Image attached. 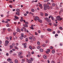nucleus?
<instances>
[{
	"label": "nucleus",
	"mask_w": 63,
	"mask_h": 63,
	"mask_svg": "<svg viewBox=\"0 0 63 63\" xmlns=\"http://www.w3.org/2000/svg\"><path fill=\"white\" fill-rule=\"evenodd\" d=\"M57 18L58 20H60V21L61 20L63 19L62 18H60V16H58L57 17Z\"/></svg>",
	"instance_id": "f257e3e1"
},
{
	"label": "nucleus",
	"mask_w": 63,
	"mask_h": 63,
	"mask_svg": "<svg viewBox=\"0 0 63 63\" xmlns=\"http://www.w3.org/2000/svg\"><path fill=\"white\" fill-rule=\"evenodd\" d=\"M34 20L36 21H37V20H38L39 19V18L37 16H36L35 17V18H34Z\"/></svg>",
	"instance_id": "f03ea898"
},
{
	"label": "nucleus",
	"mask_w": 63,
	"mask_h": 63,
	"mask_svg": "<svg viewBox=\"0 0 63 63\" xmlns=\"http://www.w3.org/2000/svg\"><path fill=\"white\" fill-rule=\"evenodd\" d=\"M43 6L44 7V10H47V6H46V4H44L43 5Z\"/></svg>",
	"instance_id": "7ed1b4c3"
},
{
	"label": "nucleus",
	"mask_w": 63,
	"mask_h": 63,
	"mask_svg": "<svg viewBox=\"0 0 63 63\" xmlns=\"http://www.w3.org/2000/svg\"><path fill=\"white\" fill-rule=\"evenodd\" d=\"M50 49H48L47 50V51H46V53L47 54H48V53L50 52Z\"/></svg>",
	"instance_id": "20e7f679"
},
{
	"label": "nucleus",
	"mask_w": 63,
	"mask_h": 63,
	"mask_svg": "<svg viewBox=\"0 0 63 63\" xmlns=\"http://www.w3.org/2000/svg\"><path fill=\"white\" fill-rule=\"evenodd\" d=\"M50 17H51L52 19V20H54V18H53V17L52 16H49V18H50Z\"/></svg>",
	"instance_id": "39448f33"
},
{
	"label": "nucleus",
	"mask_w": 63,
	"mask_h": 63,
	"mask_svg": "<svg viewBox=\"0 0 63 63\" xmlns=\"http://www.w3.org/2000/svg\"><path fill=\"white\" fill-rule=\"evenodd\" d=\"M46 6L47 9H50V7H49L48 4H46Z\"/></svg>",
	"instance_id": "423d86ee"
},
{
	"label": "nucleus",
	"mask_w": 63,
	"mask_h": 63,
	"mask_svg": "<svg viewBox=\"0 0 63 63\" xmlns=\"http://www.w3.org/2000/svg\"><path fill=\"white\" fill-rule=\"evenodd\" d=\"M39 6L40 7V9H42L43 8V6H42V4H40L39 5Z\"/></svg>",
	"instance_id": "0eeeda50"
},
{
	"label": "nucleus",
	"mask_w": 63,
	"mask_h": 63,
	"mask_svg": "<svg viewBox=\"0 0 63 63\" xmlns=\"http://www.w3.org/2000/svg\"><path fill=\"white\" fill-rule=\"evenodd\" d=\"M22 52H19L18 53V55L19 56H20L21 55H22Z\"/></svg>",
	"instance_id": "6e6552de"
},
{
	"label": "nucleus",
	"mask_w": 63,
	"mask_h": 63,
	"mask_svg": "<svg viewBox=\"0 0 63 63\" xmlns=\"http://www.w3.org/2000/svg\"><path fill=\"white\" fill-rule=\"evenodd\" d=\"M22 28L23 29H24L25 32H26V29L25 27H23Z\"/></svg>",
	"instance_id": "1a4fd4ad"
},
{
	"label": "nucleus",
	"mask_w": 63,
	"mask_h": 63,
	"mask_svg": "<svg viewBox=\"0 0 63 63\" xmlns=\"http://www.w3.org/2000/svg\"><path fill=\"white\" fill-rule=\"evenodd\" d=\"M15 18H16V19H19V18L18 17L16 16H15Z\"/></svg>",
	"instance_id": "9d476101"
},
{
	"label": "nucleus",
	"mask_w": 63,
	"mask_h": 63,
	"mask_svg": "<svg viewBox=\"0 0 63 63\" xmlns=\"http://www.w3.org/2000/svg\"><path fill=\"white\" fill-rule=\"evenodd\" d=\"M40 15L41 16H43L44 15V14L42 12H40Z\"/></svg>",
	"instance_id": "9b49d317"
},
{
	"label": "nucleus",
	"mask_w": 63,
	"mask_h": 63,
	"mask_svg": "<svg viewBox=\"0 0 63 63\" xmlns=\"http://www.w3.org/2000/svg\"><path fill=\"white\" fill-rule=\"evenodd\" d=\"M8 31L9 32H10V31H12V30L11 29L9 28L8 29Z\"/></svg>",
	"instance_id": "f8f14e48"
},
{
	"label": "nucleus",
	"mask_w": 63,
	"mask_h": 63,
	"mask_svg": "<svg viewBox=\"0 0 63 63\" xmlns=\"http://www.w3.org/2000/svg\"><path fill=\"white\" fill-rule=\"evenodd\" d=\"M43 58L44 59H47V56H46L45 55H44L43 56Z\"/></svg>",
	"instance_id": "ddd939ff"
},
{
	"label": "nucleus",
	"mask_w": 63,
	"mask_h": 63,
	"mask_svg": "<svg viewBox=\"0 0 63 63\" xmlns=\"http://www.w3.org/2000/svg\"><path fill=\"white\" fill-rule=\"evenodd\" d=\"M14 48H15V49H17V50L18 49V48L17 47V46H14Z\"/></svg>",
	"instance_id": "4468645a"
},
{
	"label": "nucleus",
	"mask_w": 63,
	"mask_h": 63,
	"mask_svg": "<svg viewBox=\"0 0 63 63\" xmlns=\"http://www.w3.org/2000/svg\"><path fill=\"white\" fill-rule=\"evenodd\" d=\"M17 32H18L19 33L20 32V30L19 29H17Z\"/></svg>",
	"instance_id": "2eb2a0df"
},
{
	"label": "nucleus",
	"mask_w": 63,
	"mask_h": 63,
	"mask_svg": "<svg viewBox=\"0 0 63 63\" xmlns=\"http://www.w3.org/2000/svg\"><path fill=\"white\" fill-rule=\"evenodd\" d=\"M38 21L40 22V23H42V20H41L39 19L38 20Z\"/></svg>",
	"instance_id": "dca6fc26"
},
{
	"label": "nucleus",
	"mask_w": 63,
	"mask_h": 63,
	"mask_svg": "<svg viewBox=\"0 0 63 63\" xmlns=\"http://www.w3.org/2000/svg\"><path fill=\"white\" fill-rule=\"evenodd\" d=\"M28 62V63H32L31 61L30 60H29Z\"/></svg>",
	"instance_id": "f3484780"
},
{
	"label": "nucleus",
	"mask_w": 63,
	"mask_h": 63,
	"mask_svg": "<svg viewBox=\"0 0 63 63\" xmlns=\"http://www.w3.org/2000/svg\"><path fill=\"white\" fill-rule=\"evenodd\" d=\"M7 61H12V60H11V59L9 58L7 60Z\"/></svg>",
	"instance_id": "a211bd4d"
},
{
	"label": "nucleus",
	"mask_w": 63,
	"mask_h": 63,
	"mask_svg": "<svg viewBox=\"0 0 63 63\" xmlns=\"http://www.w3.org/2000/svg\"><path fill=\"white\" fill-rule=\"evenodd\" d=\"M37 49H40L41 48V46H37Z\"/></svg>",
	"instance_id": "6ab92c4d"
},
{
	"label": "nucleus",
	"mask_w": 63,
	"mask_h": 63,
	"mask_svg": "<svg viewBox=\"0 0 63 63\" xmlns=\"http://www.w3.org/2000/svg\"><path fill=\"white\" fill-rule=\"evenodd\" d=\"M5 43L6 44H9V41L6 40L5 41Z\"/></svg>",
	"instance_id": "aec40b11"
},
{
	"label": "nucleus",
	"mask_w": 63,
	"mask_h": 63,
	"mask_svg": "<svg viewBox=\"0 0 63 63\" xmlns=\"http://www.w3.org/2000/svg\"><path fill=\"white\" fill-rule=\"evenodd\" d=\"M48 19H49L47 17L45 18V20H46V21H47L48 20Z\"/></svg>",
	"instance_id": "412c9836"
},
{
	"label": "nucleus",
	"mask_w": 63,
	"mask_h": 63,
	"mask_svg": "<svg viewBox=\"0 0 63 63\" xmlns=\"http://www.w3.org/2000/svg\"><path fill=\"white\" fill-rule=\"evenodd\" d=\"M15 62L16 63H18V61L17 60H15Z\"/></svg>",
	"instance_id": "4be33fe9"
},
{
	"label": "nucleus",
	"mask_w": 63,
	"mask_h": 63,
	"mask_svg": "<svg viewBox=\"0 0 63 63\" xmlns=\"http://www.w3.org/2000/svg\"><path fill=\"white\" fill-rule=\"evenodd\" d=\"M29 39L30 40H32V39H33V38H32V37L30 36L29 37Z\"/></svg>",
	"instance_id": "5701e85b"
},
{
	"label": "nucleus",
	"mask_w": 63,
	"mask_h": 63,
	"mask_svg": "<svg viewBox=\"0 0 63 63\" xmlns=\"http://www.w3.org/2000/svg\"><path fill=\"white\" fill-rule=\"evenodd\" d=\"M52 52V53H55V51L54 50H53Z\"/></svg>",
	"instance_id": "b1692460"
},
{
	"label": "nucleus",
	"mask_w": 63,
	"mask_h": 63,
	"mask_svg": "<svg viewBox=\"0 0 63 63\" xmlns=\"http://www.w3.org/2000/svg\"><path fill=\"white\" fill-rule=\"evenodd\" d=\"M48 14H47V13H46L45 14V16H48Z\"/></svg>",
	"instance_id": "393cba45"
},
{
	"label": "nucleus",
	"mask_w": 63,
	"mask_h": 63,
	"mask_svg": "<svg viewBox=\"0 0 63 63\" xmlns=\"http://www.w3.org/2000/svg\"><path fill=\"white\" fill-rule=\"evenodd\" d=\"M47 30L48 31H51V30L50 29H48Z\"/></svg>",
	"instance_id": "a878e982"
},
{
	"label": "nucleus",
	"mask_w": 63,
	"mask_h": 63,
	"mask_svg": "<svg viewBox=\"0 0 63 63\" xmlns=\"http://www.w3.org/2000/svg\"><path fill=\"white\" fill-rule=\"evenodd\" d=\"M16 14H17V15H18V16H19V12H17L16 13Z\"/></svg>",
	"instance_id": "bb28decb"
},
{
	"label": "nucleus",
	"mask_w": 63,
	"mask_h": 63,
	"mask_svg": "<svg viewBox=\"0 0 63 63\" xmlns=\"http://www.w3.org/2000/svg\"><path fill=\"white\" fill-rule=\"evenodd\" d=\"M52 6H53V7H54L55 6V4L54 3H53L52 4Z\"/></svg>",
	"instance_id": "cd10ccee"
},
{
	"label": "nucleus",
	"mask_w": 63,
	"mask_h": 63,
	"mask_svg": "<svg viewBox=\"0 0 63 63\" xmlns=\"http://www.w3.org/2000/svg\"><path fill=\"white\" fill-rule=\"evenodd\" d=\"M40 52H43V49H40Z\"/></svg>",
	"instance_id": "c85d7f7f"
},
{
	"label": "nucleus",
	"mask_w": 63,
	"mask_h": 63,
	"mask_svg": "<svg viewBox=\"0 0 63 63\" xmlns=\"http://www.w3.org/2000/svg\"><path fill=\"white\" fill-rule=\"evenodd\" d=\"M21 36L22 37H24V34L23 33H22L21 34Z\"/></svg>",
	"instance_id": "c756f323"
},
{
	"label": "nucleus",
	"mask_w": 63,
	"mask_h": 63,
	"mask_svg": "<svg viewBox=\"0 0 63 63\" xmlns=\"http://www.w3.org/2000/svg\"><path fill=\"white\" fill-rule=\"evenodd\" d=\"M47 21L48 22H50V21H51L49 19Z\"/></svg>",
	"instance_id": "7c9ffc66"
},
{
	"label": "nucleus",
	"mask_w": 63,
	"mask_h": 63,
	"mask_svg": "<svg viewBox=\"0 0 63 63\" xmlns=\"http://www.w3.org/2000/svg\"><path fill=\"white\" fill-rule=\"evenodd\" d=\"M20 11V10L19 9H16V12H19Z\"/></svg>",
	"instance_id": "2f4dec72"
},
{
	"label": "nucleus",
	"mask_w": 63,
	"mask_h": 63,
	"mask_svg": "<svg viewBox=\"0 0 63 63\" xmlns=\"http://www.w3.org/2000/svg\"><path fill=\"white\" fill-rule=\"evenodd\" d=\"M23 36H20V39L21 40H22V39H23Z\"/></svg>",
	"instance_id": "473e14b6"
},
{
	"label": "nucleus",
	"mask_w": 63,
	"mask_h": 63,
	"mask_svg": "<svg viewBox=\"0 0 63 63\" xmlns=\"http://www.w3.org/2000/svg\"><path fill=\"white\" fill-rule=\"evenodd\" d=\"M10 49H11V48H13V46L10 45Z\"/></svg>",
	"instance_id": "72a5a7b5"
},
{
	"label": "nucleus",
	"mask_w": 63,
	"mask_h": 63,
	"mask_svg": "<svg viewBox=\"0 0 63 63\" xmlns=\"http://www.w3.org/2000/svg\"><path fill=\"white\" fill-rule=\"evenodd\" d=\"M37 44L38 45H40V43L39 41H38Z\"/></svg>",
	"instance_id": "f704fd0d"
},
{
	"label": "nucleus",
	"mask_w": 63,
	"mask_h": 63,
	"mask_svg": "<svg viewBox=\"0 0 63 63\" xmlns=\"http://www.w3.org/2000/svg\"><path fill=\"white\" fill-rule=\"evenodd\" d=\"M59 29H61V30H62V28L61 27H59Z\"/></svg>",
	"instance_id": "c9c22d12"
},
{
	"label": "nucleus",
	"mask_w": 63,
	"mask_h": 63,
	"mask_svg": "<svg viewBox=\"0 0 63 63\" xmlns=\"http://www.w3.org/2000/svg\"><path fill=\"white\" fill-rule=\"evenodd\" d=\"M22 62H24L25 60V59H22Z\"/></svg>",
	"instance_id": "e433bc0d"
},
{
	"label": "nucleus",
	"mask_w": 63,
	"mask_h": 63,
	"mask_svg": "<svg viewBox=\"0 0 63 63\" xmlns=\"http://www.w3.org/2000/svg\"><path fill=\"white\" fill-rule=\"evenodd\" d=\"M29 48L31 49H32V47H31V46H30Z\"/></svg>",
	"instance_id": "4c0bfd02"
},
{
	"label": "nucleus",
	"mask_w": 63,
	"mask_h": 63,
	"mask_svg": "<svg viewBox=\"0 0 63 63\" xmlns=\"http://www.w3.org/2000/svg\"><path fill=\"white\" fill-rule=\"evenodd\" d=\"M26 42H27L28 41V38H26Z\"/></svg>",
	"instance_id": "58836bf2"
},
{
	"label": "nucleus",
	"mask_w": 63,
	"mask_h": 63,
	"mask_svg": "<svg viewBox=\"0 0 63 63\" xmlns=\"http://www.w3.org/2000/svg\"><path fill=\"white\" fill-rule=\"evenodd\" d=\"M12 45L13 47H14V46H15V43H13Z\"/></svg>",
	"instance_id": "ea45409f"
},
{
	"label": "nucleus",
	"mask_w": 63,
	"mask_h": 63,
	"mask_svg": "<svg viewBox=\"0 0 63 63\" xmlns=\"http://www.w3.org/2000/svg\"><path fill=\"white\" fill-rule=\"evenodd\" d=\"M50 49H53V47H52V46L50 47Z\"/></svg>",
	"instance_id": "a19ab883"
},
{
	"label": "nucleus",
	"mask_w": 63,
	"mask_h": 63,
	"mask_svg": "<svg viewBox=\"0 0 63 63\" xmlns=\"http://www.w3.org/2000/svg\"><path fill=\"white\" fill-rule=\"evenodd\" d=\"M6 39H7V40H9V38L8 37H6Z\"/></svg>",
	"instance_id": "79ce46f5"
},
{
	"label": "nucleus",
	"mask_w": 63,
	"mask_h": 63,
	"mask_svg": "<svg viewBox=\"0 0 63 63\" xmlns=\"http://www.w3.org/2000/svg\"><path fill=\"white\" fill-rule=\"evenodd\" d=\"M25 24L26 25L27 24H28V22H25Z\"/></svg>",
	"instance_id": "37998d69"
},
{
	"label": "nucleus",
	"mask_w": 63,
	"mask_h": 63,
	"mask_svg": "<svg viewBox=\"0 0 63 63\" xmlns=\"http://www.w3.org/2000/svg\"><path fill=\"white\" fill-rule=\"evenodd\" d=\"M23 19H20V21H21V22H22V21H23Z\"/></svg>",
	"instance_id": "c03bdc74"
},
{
	"label": "nucleus",
	"mask_w": 63,
	"mask_h": 63,
	"mask_svg": "<svg viewBox=\"0 0 63 63\" xmlns=\"http://www.w3.org/2000/svg\"><path fill=\"white\" fill-rule=\"evenodd\" d=\"M12 36H10V40H12Z\"/></svg>",
	"instance_id": "a18cd8bd"
},
{
	"label": "nucleus",
	"mask_w": 63,
	"mask_h": 63,
	"mask_svg": "<svg viewBox=\"0 0 63 63\" xmlns=\"http://www.w3.org/2000/svg\"><path fill=\"white\" fill-rule=\"evenodd\" d=\"M13 34L14 36H15V35H16V32H14L13 33Z\"/></svg>",
	"instance_id": "49530a36"
},
{
	"label": "nucleus",
	"mask_w": 63,
	"mask_h": 63,
	"mask_svg": "<svg viewBox=\"0 0 63 63\" xmlns=\"http://www.w3.org/2000/svg\"><path fill=\"white\" fill-rule=\"evenodd\" d=\"M33 41H35V40H36V38H33Z\"/></svg>",
	"instance_id": "de8ad7c7"
},
{
	"label": "nucleus",
	"mask_w": 63,
	"mask_h": 63,
	"mask_svg": "<svg viewBox=\"0 0 63 63\" xmlns=\"http://www.w3.org/2000/svg\"><path fill=\"white\" fill-rule=\"evenodd\" d=\"M12 50H13L14 51H15L16 50V49H14V48H13L12 49Z\"/></svg>",
	"instance_id": "09e8293b"
},
{
	"label": "nucleus",
	"mask_w": 63,
	"mask_h": 63,
	"mask_svg": "<svg viewBox=\"0 0 63 63\" xmlns=\"http://www.w3.org/2000/svg\"><path fill=\"white\" fill-rule=\"evenodd\" d=\"M34 10L33 9H32V12H34Z\"/></svg>",
	"instance_id": "8fccbe9b"
},
{
	"label": "nucleus",
	"mask_w": 63,
	"mask_h": 63,
	"mask_svg": "<svg viewBox=\"0 0 63 63\" xmlns=\"http://www.w3.org/2000/svg\"><path fill=\"white\" fill-rule=\"evenodd\" d=\"M9 6V7H10V8H13L12 6L11 5H10Z\"/></svg>",
	"instance_id": "3c124183"
},
{
	"label": "nucleus",
	"mask_w": 63,
	"mask_h": 63,
	"mask_svg": "<svg viewBox=\"0 0 63 63\" xmlns=\"http://www.w3.org/2000/svg\"><path fill=\"white\" fill-rule=\"evenodd\" d=\"M58 36V35L57 34H56L55 35V37H56V36Z\"/></svg>",
	"instance_id": "603ef678"
},
{
	"label": "nucleus",
	"mask_w": 63,
	"mask_h": 63,
	"mask_svg": "<svg viewBox=\"0 0 63 63\" xmlns=\"http://www.w3.org/2000/svg\"><path fill=\"white\" fill-rule=\"evenodd\" d=\"M5 45L6 46H7L8 45V43H5Z\"/></svg>",
	"instance_id": "864d4df0"
},
{
	"label": "nucleus",
	"mask_w": 63,
	"mask_h": 63,
	"mask_svg": "<svg viewBox=\"0 0 63 63\" xmlns=\"http://www.w3.org/2000/svg\"><path fill=\"white\" fill-rule=\"evenodd\" d=\"M31 29H34V28H33V27H31Z\"/></svg>",
	"instance_id": "5fc2aeb1"
},
{
	"label": "nucleus",
	"mask_w": 63,
	"mask_h": 63,
	"mask_svg": "<svg viewBox=\"0 0 63 63\" xmlns=\"http://www.w3.org/2000/svg\"><path fill=\"white\" fill-rule=\"evenodd\" d=\"M57 33H60V31H57Z\"/></svg>",
	"instance_id": "6e6d98bb"
},
{
	"label": "nucleus",
	"mask_w": 63,
	"mask_h": 63,
	"mask_svg": "<svg viewBox=\"0 0 63 63\" xmlns=\"http://www.w3.org/2000/svg\"><path fill=\"white\" fill-rule=\"evenodd\" d=\"M9 2H10V3H13V1H9Z\"/></svg>",
	"instance_id": "4d7b16f0"
},
{
	"label": "nucleus",
	"mask_w": 63,
	"mask_h": 63,
	"mask_svg": "<svg viewBox=\"0 0 63 63\" xmlns=\"http://www.w3.org/2000/svg\"><path fill=\"white\" fill-rule=\"evenodd\" d=\"M34 52L33 51L32 52H31V54H34Z\"/></svg>",
	"instance_id": "13d9d810"
},
{
	"label": "nucleus",
	"mask_w": 63,
	"mask_h": 63,
	"mask_svg": "<svg viewBox=\"0 0 63 63\" xmlns=\"http://www.w3.org/2000/svg\"><path fill=\"white\" fill-rule=\"evenodd\" d=\"M10 52H11V53H10L11 54V53H12V52H13V51H12V50H10Z\"/></svg>",
	"instance_id": "bf43d9fd"
},
{
	"label": "nucleus",
	"mask_w": 63,
	"mask_h": 63,
	"mask_svg": "<svg viewBox=\"0 0 63 63\" xmlns=\"http://www.w3.org/2000/svg\"><path fill=\"white\" fill-rule=\"evenodd\" d=\"M1 44H2V41H0V45H1Z\"/></svg>",
	"instance_id": "052dcab7"
},
{
	"label": "nucleus",
	"mask_w": 63,
	"mask_h": 63,
	"mask_svg": "<svg viewBox=\"0 0 63 63\" xmlns=\"http://www.w3.org/2000/svg\"><path fill=\"white\" fill-rule=\"evenodd\" d=\"M47 61L48 63H49V60H47Z\"/></svg>",
	"instance_id": "680f3d73"
},
{
	"label": "nucleus",
	"mask_w": 63,
	"mask_h": 63,
	"mask_svg": "<svg viewBox=\"0 0 63 63\" xmlns=\"http://www.w3.org/2000/svg\"><path fill=\"white\" fill-rule=\"evenodd\" d=\"M6 56H8V55H9V54L8 53H7L6 54Z\"/></svg>",
	"instance_id": "e2e57ef3"
},
{
	"label": "nucleus",
	"mask_w": 63,
	"mask_h": 63,
	"mask_svg": "<svg viewBox=\"0 0 63 63\" xmlns=\"http://www.w3.org/2000/svg\"><path fill=\"white\" fill-rule=\"evenodd\" d=\"M24 48H26V45L24 46Z\"/></svg>",
	"instance_id": "0e129e2a"
},
{
	"label": "nucleus",
	"mask_w": 63,
	"mask_h": 63,
	"mask_svg": "<svg viewBox=\"0 0 63 63\" xmlns=\"http://www.w3.org/2000/svg\"><path fill=\"white\" fill-rule=\"evenodd\" d=\"M55 31H53V34H55Z\"/></svg>",
	"instance_id": "69168bd1"
},
{
	"label": "nucleus",
	"mask_w": 63,
	"mask_h": 63,
	"mask_svg": "<svg viewBox=\"0 0 63 63\" xmlns=\"http://www.w3.org/2000/svg\"><path fill=\"white\" fill-rule=\"evenodd\" d=\"M31 60H32V61H33V59L31 58Z\"/></svg>",
	"instance_id": "338daca9"
},
{
	"label": "nucleus",
	"mask_w": 63,
	"mask_h": 63,
	"mask_svg": "<svg viewBox=\"0 0 63 63\" xmlns=\"http://www.w3.org/2000/svg\"><path fill=\"white\" fill-rule=\"evenodd\" d=\"M51 63H54V61H52Z\"/></svg>",
	"instance_id": "774afa93"
}]
</instances>
